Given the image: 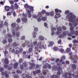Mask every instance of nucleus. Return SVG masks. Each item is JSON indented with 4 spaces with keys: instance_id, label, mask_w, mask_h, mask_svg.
Listing matches in <instances>:
<instances>
[{
    "instance_id": "52",
    "label": "nucleus",
    "mask_w": 78,
    "mask_h": 78,
    "mask_svg": "<svg viewBox=\"0 0 78 78\" xmlns=\"http://www.w3.org/2000/svg\"><path fill=\"white\" fill-rule=\"evenodd\" d=\"M16 73H22V71H20V70H17L16 71Z\"/></svg>"
},
{
    "instance_id": "29",
    "label": "nucleus",
    "mask_w": 78,
    "mask_h": 78,
    "mask_svg": "<svg viewBox=\"0 0 78 78\" xmlns=\"http://www.w3.org/2000/svg\"><path fill=\"white\" fill-rule=\"evenodd\" d=\"M6 73H7V72L6 71H5V72H2L1 73V74L3 76L5 75Z\"/></svg>"
},
{
    "instance_id": "25",
    "label": "nucleus",
    "mask_w": 78,
    "mask_h": 78,
    "mask_svg": "<svg viewBox=\"0 0 78 78\" xmlns=\"http://www.w3.org/2000/svg\"><path fill=\"white\" fill-rule=\"evenodd\" d=\"M71 51V49L70 48H67L66 49V52L67 53H69Z\"/></svg>"
},
{
    "instance_id": "36",
    "label": "nucleus",
    "mask_w": 78,
    "mask_h": 78,
    "mask_svg": "<svg viewBox=\"0 0 78 78\" xmlns=\"http://www.w3.org/2000/svg\"><path fill=\"white\" fill-rule=\"evenodd\" d=\"M19 63H22L23 62V59L22 58H20L19 61Z\"/></svg>"
},
{
    "instance_id": "17",
    "label": "nucleus",
    "mask_w": 78,
    "mask_h": 78,
    "mask_svg": "<svg viewBox=\"0 0 78 78\" xmlns=\"http://www.w3.org/2000/svg\"><path fill=\"white\" fill-rule=\"evenodd\" d=\"M5 10H6L7 11H9V9L10 8L9 6H6L5 7Z\"/></svg>"
},
{
    "instance_id": "33",
    "label": "nucleus",
    "mask_w": 78,
    "mask_h": 78,
    "mask_svg": "<svg viewBox=\"0 0 78 78\" xmlns=\"http://www.w3.org/2000/svg\"><path fill=\"white\" fill-rule=\"evenodd\" d=\"M62 33V32H60V31H58L56 32V34L57 35H59V34H61Z\"/></svg>"
},
{
    "instance_id": "6",
    "label": "nucleus",
    "mask_w": 78,
    "mask_h": 78,
    "mask_svg": "<svg viewBox=\"0 0 78 78\" xmlns=\"http://www.w3.org/2000/svg\"><path fill=\"white\" fill-rule=\"evenodd\" d=\"M12 45L14 47H16V46H19L20 44L19 43H17V41H16L12 43Z\"/></svg>"
},
{
    "instance_id": "37",
    "label": "nucleus",
    "mask_w": 78,
    "mask_h": 78,
    "mask_svg": "<svg viewBox=\"0 0 78 78\" xmlns=\"http://www.w3.org/2000/svg\"><path fill=\"white\" fill-rule=\"evenodd\" d=\"M24 7L25 8H27V9H28L30 8V6L28 5V4H26L24 6Z\"/></svg>"
},
{
    "instance_id": "58",
    "label": "nucleus",
    "mask_w": 78,
    "mask_h": 78,
    "mask_svg": "<svg viewBox=\"0 0 78 78\" xmlns=\"http://www.w3.org/2000/svg\"><path fill=\"white\" fill-rule=\"evenodd\" d=\"M65 13L66 14H69V10H66L65 11Z\"/></svg>"
},
{
    "instance_id": "26",
    "label": "nucleus",
    "mask_w": 78,
    "mask_h": 78,
    "mask_svg": "<svg viewBox=\"0 0 78 78\" xmlns=\"http://www.w3.org/2000/svg\"><path fill=\"white\" fill-rule=\"evenodd\" d=\"M50 15L51 16H54V11H51L50 12Z\"/></svg>"
},
{
    "instance_id": "61",
    "label": "nucleus",
    "mask_w": 78,
    "mask_h": 78,
    "mask_svg": "<svg viewBox=\"0 0 78 78\" xmlns=\"http://www.w3.org/2000/svg\"><path fill=\"white\" fill-rule=\"evenodd\" d=\"M15 52L16 53V54L17 55H18V54H19V53H20V51L18 50H16V51Z\"/></svg>"
},
{
    "instance_id": "47",
    "label": "nucleus",
    "mask_w": 78,
    "mask_h": 78,
    "mask_svg": "<svg viewBox=\"0 0 78 78\" xmlns=\"http://www.w3.org/2000/svg\"><path fill=\"white\" fill-rule=\"evenodd\" d=\"M62 70V69L61 68V67L60 66H59L58 68H57V70L58 71H60V70Z\"/></svg>"
},
{
    "instance_id": "60",
    "label": "nucleus",
    "mask_w": 78,
    "mask_h": 78,
    "mask_svg": "<svg viewBox=\"0 0 78 78\" xmlns=\"http://www.w3.org/2000/svg\"><path fill=\"white\" fill-rule=\"evenodd\" d=\"M16 22H18V23L20 22V19L19 18H18L17 19V20H16Z\"/></svg>"
},
{
    "instance_id": "20",
    "label": "nucleus",
    "mask_w": 78,
    "mask_h": 78,
    "mask_svg": "<svg viewBox=\"0 0 78 78\" xmlns=\"http://www.w3.org/2000/svg\"><path fill=\"white\" fill-rule=\"evenodd\" d=\"M22 65H23L24 67H26L28 66V64L27 62H24L22 63Z\"/></svg>"
},
{
    "instance_id": "27",
    "label": "nucleus",
    "mask_w": 78,
    "mask_h": 78,
    "mask_svg": "<svg viewBox=\"0 0 78 78\" xmlns=\"http://www.w3.org/2000/svg\"><path fill=\"white\" fill-rule=\"evenodd\" d=\"M41 20H42L45 21V20H47V17H41Z\"/></svg>"
},
{
    "instance_id": "42",
    "label": "nucleus",
    "mask_w": 78,
    "mask_h": 78,
    "mask_svg": "<svg viewBox=\"0 0 78 78\" xmlns=\"http://www.w3.org/2000/svg\"><path fill=\"white\" fill-rule=\"evenodd\" d=\"M25 39V36H23L21 37V40H24Z\"/></svg>"
},
{
    "instance_id": "39",
    "label": "nucleus",
    "mask_w": 78,
    "mask_h": 78,
    "mask_svg": "<svg viewBox=\"0 0 78 78\" xmlns=\"http://www.w3.org/2000/svg\"><path fill=\"white\" fill-rule=\"evenodd\" d=\"M62 42V40L61 39H60L58 41H57V43L58 44H61V42Z\"/></svg>"
},
{
    "instance_id": "54",
    "label": "nucleus",
    "mask_w": 78,
    "mask_h": 78,
    "mask_svg": "<svg viewBox=\"0 0 78 78\" xmlns=\"http://www.w3.org/2000/svg\"><path fill=\"white\" fill-rule=\"evenodd\" d=\"M22 15L23 17H27V14H25L24 13H23Z\"/></svg>"
},
{
    "instance_id": "9",
    "label": "nucleus",
    "mask_w": 78,
    "mask_h": 78,
    "mask_svg": "<svg viewBox=\"0 0 78 78\" xmlns=\"http://www.w3.org/2000/svg\"><path fill=\"white\" fill-rule=\"evenodd\" d=\"M20 27H19V26L18 25H17V27L15 28L14 30L15 31H19V30H20Z\"/></svg>"
},
{
    "instance_id": "53",
    "label": "nucleus",
    "mask_w": 78,
    "mask_h": 78,
    "mask_svg": "<svg viewBox=\"0 0 78 78\" xmlns=\"http://www.w3.org/2000/svg\"><path fill=\"white\" fill-rule=\"evenodd\" d=\"M74 34L76 36H78V31H76L74 32Z\"/></svg>"
},
{
    "instance_id": "57",
    "label": "nucleus",
    "mask_w": 78,
    "mask_h": 78,
    "mask_svg": "<svg viewBox=\"0 0 78 78\" xmlns=\"http://www.w3.org/2000/svg\"><path fill=\"white\" fill-rule=\"evenodd\" d=\"M73 43H78V41L76 40H74L73 41Z\"/></svg>"
},
{
    "instance_id": "13",
    "label": "nucleus",
    "mask_w": 78,
    "mask_h": 78,
    "mask_svg": "<svg viewBox=\"0 0 78 78\" xmlns=\"http://www.w3.org/2000/svg\"><path fill=\"white\" fill-rule=\"evenodd\" d=\"M16 25V23H13L11 24V27L12 28H15Z\"/></svg>"
},
{
    "instance_id": "22",
    "label": "nucleus",
    "mask_w": 78,
    "mask_h": 78,
    "mask_svg": "<svg viewBox=\"0 0 78 78\" xmlns=\"http://www.w3.org/2000/svg\"><path fill=\"white\" fill-rule=\"evenodd\" d=\"M72 67L73 70H75V69H76V65L75 64H73L72 65Z\"/></svg>"
},
{
    "instance_id": "7",
    "label": "nucleus",
    "mask_w": 78,
    "mask_h": 78,
    "mask_svg": "<svg viewBox=\"0 0 78 78\" xmlns=\"http://www.w3.org/2000/svg\"><path fill=\"white\" fill-rule=\"evenodd\" d=\"M19 63L18 62L15 63L13 65V67L14 69H17L18 67Z\"/></svg>"
},
{
    "instance_id": "44",
    "label": "nucleus",
    "mask_w": 78,
    "mask_h": 78,
    "mask_svg": "<svg viewBox=\"0 0 78 78\" xmlns=\"http://www.w3.org/2000/svg\"><path fill=\"white\" fill-rule=\"evenodd\" d=\"M42 14H43L42 13L40 12L39 13V14L38 15V16H39V17L40 18H41V17L42 16Z\"/></svg>"
},
{
    "instance_id": "40",
    "label": "nucleus",
    "mask_w": 78,
    "mask_h": 78,
    "mask_svg": "<svg viewBox=\"0 0 78 78\" xmlns=\"http://www.w3.org/2000/svg\"><path fill=\"white\" fill-rule=\"evenodd\" d=\"M14 5L15 9H17V8H18V7H19V6H18V5H17V3H15L14 4Z\"/></svg>"
},
{
    "instance_id": "41",
    "label": "nucleus",
    "mask_w": 78,
    "mask_h": 78,
    "mask_svg": "<svg viewBox=\"0 0 78 78\" xmlns=\"http://www.w3.org/2000/svg\"><path fill=\"white\" fill-rule=\"evenodd\" d=\"M8 41L9 42H12V39L11 38H9L8 39Z\"/></svg>"
},
{
    "instance_id": "51",
    "label": "nucleus",
    "mask_w": 78,
    "mask_h": 78,
    "mask_svg": "<svg viewBox=\"0 0 78 78\" xmlns=\"http://www.w3.org/2000/svg\"><path fill=\"white\" fill-rule=\"evenodd\" d=\"M20 68L21 70H23V66L22 65H21L20 66Z\"/></svg>"
},
{
    "instance_id": "56",
    "label": "nucleus",
    "mask_w": 78,
    "mask_h": 78,
    "mask_svg": "<svg viewBox=\"0 0 78 78\" xmlns=\"http://www.w3.org/2000/svg\"><path fill=\"white\" fill-rule=\"evenodd\" d=\"M5 76L6 78H9V75H8V74H7V73H6V74H5Z\"/></svg>"
},
{
    "instance_id": "15",
    "label": "nucleus",
    "mask_w": 78,
    "mask_h": 78,
    "mask_svg": "<svg viewBox=\"0 0 78 78\" xmlns=\"http://www.w3.org/2000/svg\"><path fill=\"white\" fill-rule=\"evenodd\" d=\"M57 30L59 31H60L61 32H62V28L61 26H59L57 28Z\"/></svg>"
},
{
    "instance_id": "11",
    "label": "nucleus",
    "mask_w": 78,
    "mask_h": 78,
    "mask_svg": "<svg viewBox=\"0 0 78 78\" xmlns=\"http://www.w3.org/2000/svg\"><path fill=\"white\" fill-rule=\"evenodd\" d=\"M38 39L39 41H44V37L42 36H39Z\"/></svg>"
},
{
    "instance_id": "18",
    "label": "nucleus",
    "mask_w": 78,
    "mask_h": 78,
    "mask_svg": "<svg viewBox=\"0 0 78 78\" xmlns=\"http://www.w3.org/2000/svg\"><path fill=\"white\" fill-rule=\"evenodd\" d=\"M4 63L5 64H8V59L7 58H5L4 60Z\"/></svg>"
},
{
    "instance_id": "21",
    "label": "nucleus",
    "mask_w": 78,
    "mask_h": 78,
    "mask_svg": "<svg viewBox=\"0 0 78 78\" xmlns=\"http://www.w3.org/2000/svg\"><path fill=\"white\" fill-rule=\"evenodd\" d=\"M41 65H37L35 66V68L36 69H39V68H41Z\"/></svg>"
},
{
    "instance_id": "48",
    "label": "nucleus",
    "mask_w": 78,
    "mask_h": 78,
    "mask_svg": "<svg viewBox=\"0 0 78 78\" xmlns=\"http://www.w3.org/2000/svg\"><path fill=\"white\" fill-rule=\"evenodd\" d=\"M30 65L31 66H32V67H35V64L33 63H31L30 64Z\"/></svg>"
},
{
    "instance_id": "19",
    "label": "nucleus",
    "mask_w": 78,
    "mask_h": 78,
    "mask_svg": "<svg viewBox=\"0 0 78 78\" xmlns=\"http://www.w3.org/2000/svg\"><path fill=\"white\" fill-rule=\"evenodd\" d=\"M73 33H74L73 31H71L70 33L68 34V35L69 36L71 37L72 36V35L73 34Z\"/></svg>"
},
{
    "instance_id": "16",
    "label": "nucleus",
    "mask_w": 78,
    "mask_h": 78,
    "mask_svg": "<svg viewBox=\"0 0 78 78\" xmlns=\"http://www.w3.org/2000/svg\"><path fill=\"white\" fill-rule=\"evenodd\" d=\"M72 15H73V13H69V14H68L67 16H66V18H67V19H69V17L71 16H70Z\"/></svg>"
},
{
    "instance_id": "5",
    "label": "nucleus",
    "mask_w": 78,
    "mask_h": 78,
    "mask_svg": "<svg viewBox=\"0 0 78 78\" xmlns=\"http://www.w3.org/2000/svg\"><path fill=\"white\" fill-rule=\"evenodd\" d=\"M28 47L30 48L28 49V52L29 53H31L32 51V50L33 49V45L31 44L30 45H29Z\"/></svg>"
},
{
    "instance_id": "46",
    "label": "nucleus",
    "mask_w": 78,
    "mask_h": 78,
    "mask_svg": "<svg viewBox=\"0 0 78 78\" xmlns=\"http://www.w3.org/2000/svg\"><path fill=\"white\" fill-rule=\"evenodd\" d=\"M63 35H64V37L65 36V35H67V31H65L63 33H62V34Z\"/></svg>"
},
{
    "instance_id": "12",
    "label": "nucleus",
    "mask_w": 78,
    "mask_h": 78,
    "mask_svg": "<svg viewBox=\"0 0 78 78\" xmlns=\"http://www.w3.org/2000/svg\"><path fill=\"white\" fill-rule=\"evenodd\" d=\"M21 20L22 22H25V23L26 22H27V19L26 18L23 17V18H22Z\"/></svg>"
},
{
    "instance_id": "2",
    "label": "nucleus",
    "mask_w": 78,
    "mask_h": 78,
    "mask_svg": "<svg viewBox=\"0 0 78 78\" xmlns=\"http://www.w3.org/2000/svg\"><path fill=\"white\" fill-rule=\"evenodd\" d=\"M69 55H70V59H72V61H73L74 63H76L77 62V57H75L74 55H73L72 56V52L71 53H69Z\"/></svg>"
},
{
    "instance_id": "63",
    "label": "nucleus",
    "mask_w": 78,
    "mask_h": 78,
    "mask_svg": "<svg viewBox=\"0 0 78 78\" xmlns=\"http://www.w3.org/2000/svg\"><path fill=\"white\" fill-rule=\"evenodd\" d=\"M13 16H14V17L16 16L17 15L16 14V12L14 11L13 12Z\"/></svg>"
},
{
    "instance_id": "34",
    "label": "nucleus",
    "mask_w": 78,
    "mask_h": 78,
    "mask_svg": "<svg viewBox=\"0 0 78 78\" xmlns=\"http://www.w3.org/2000/svg\"><path fill=\"white\" fill-rule=\"evenodd\" d=\"M59 51L61 53H63L64 51V50L62 48H61L59 49Z\"/></svg>"
},
{
    "instance_id": "45",
    "label": "nucleus",
    "mask_w": 78,
    "mask_h": 78,
    "mask_svg": "<svg viewBox=\"0 0 78 78\" xmlns=\"http://www.w3.org/2000/svg\"><path fill=\"white\" fill-rule=\"evenodd\" d=\"M62 28L64 30H66L67 29V28L66 27L64 26H62Z\"/></svg>"
},
{
    "instance_id": "14",
    "label": "nucleus",
    "mask_w": 78,
    "mask_h": 78,
    "mask_svg": "<svg viewBox=\"0 0 78 78\" xmlns=\"http://www.w3.org/2000/svg\"><path fill=\"white\" fill-rule=\"evenodd\" d=\"M55 43L53 41H51L49 42V45H48V47H51V46H53V45H54Z\"/></svg>"
},
{
    "instance_id": "24",
    "label": "nucleus",
    "mask_w": 78,
    "mask_h": 78,
    "mask_svg": "<svg viewBox=\"0 0 78 78\" xmlns=\"http://www.w3.org/2000/svg\"><path fill=\"white\" fill-rule=\"evenodd\" d=\"M70 30L71 31H73V32H74V27L73 26H71L70 27Z\"/></svg>"
},
{
    "instance_id": "38",
    "label": "nucleus",
    "mask_w": 78,
    "mask_h": 78,
    "mask_svg": "<svg viewBox=\"0 0 78 78\" xmlns=\"http://www.w3.org/2000/svg\"><path fill=\"white\" fill-rule=\"evenodd\" d=\"M41 12V13H42L43 14H45L46 13V11L44 10H43Z\"/></svg>"
},
{
    "instance_id": "10",
    "label": "nucleus",
    "mask_w": 78,
    "mask_h": 78,
    "mask_svg": "<svg viewBox=\"0 0 78 78\" xmlns=\"http://www.w3.org/2000/svg\"><path fill=\"white\" fill-rule=\"evenodd\" d=\"M27 13H28V17H29V18H30V17H31V12L30 10H28Z\"/></svg>"
},
{
    "instance_id": "28",
    "label": "nucleus",
    "mask_w": 78,
    "mask_h": 78,
    "mask_svg": "<svg viewBox=\"0 0 78 78\" xmlns=\"http://www.w3.org/2000/svg\"><path fill=\"white\" fill-rule=\"evenodd\" d=\"M37 34V33L35 32H34L33 33V37H36V35Z\"/></svg>"
},
{
    "instance_id": "1",
    "label": "nucleus",
    "mask_w": 78,
    "mask_h": 78,
    "mask_svg": "<svg viewBox=\"0 0 78 78\" xmlns=\"http://www.w3.org/2000/svg\"><path fill=\"white\" fill-rule=\"evenodd\" d=\"M75 18H76V16L75 15H72L69 18V20L70 22L73 23V25L74 27H76V26L78 25V18H77L76 20H73V19H75Z\"/></svg>"
},
{
    "instance_id": "49",
    "label": "nucleus",
    "mask_w": 78,
    "mask_h": 78,
    "mask_svg": "<svg viewBox=\"0 0 78 78\" xmlns=\"http://www.w3.org/2000/svg\"><path fill=\"white\" fill-rule=\"evenodd\" d=\"M51 30L52 31H54V30L55 31H56V29L55 27H53L52 28H51Z\"/></svg>"
},
{
    "instance_id": "23",
    "label": "nucleus",
    "mask_w": 78,
    "mask_h": 78,
    "mask_svg": "<svg viewBox=\"0 0 78 78\" xmlns=\"http://www.w3.org/2000/svg\"><path fill=\"white\" fill-rule=\"evenodd\" d=\"M10 9H12V11H14L15 9L14 8V5H12L10 7Z\"/></svg>"
},
{
    "instance_id": "30",
    "label": "nucleus",
    "mask_w": 78,
    "mask_h": 78,
    "mask_svg": "<svg viewBox=\"0 0 78 78\" xmlns=\"http://www.w3.org/2000/svg\"><path fill=\"white\" fill-rule=\"evenodd\" d=\"M53 50L54 51H58V48L56 47H55L53 48Z\"/></svg>"
},
{
    "instance_id": "8",
    "label": "nucleus",
    "mask_w": 78,
    "mask_h": 78,
    "mask_svg": "<svg viewBox=\"0 0 78 78\" xmlns=\"http://www.w3.org/2000/svg\"><path fill=\"white\" fill-rule=\"evenodd\" d=\"M55 12H56V15L60 16V13L59 12V9H56L55 10Z\"/></svg>"
},
{
    "instance_id": "50",
    "label": "nucleus",
    "mask_w": 78,
    "mask_h": 78,
    "mask_svg": "<svg viewBox=\"0 0 78 78\" xmlns=\"http://www.w3.org/2000/svg\"><path fill=\"white\" fill-rule=\"evenodd\" d=\"M32 17H34L35 19H37V16L36 15H32Z\"/></svg>"
},
{
    "instance_id": "32",
    "label": "nucleus",
    "mask_w": 78,
    "mask_h": 78,
    "mask_svg": "<svg viewBox=\"0 0 78 78\" xmlns=\"http://www.w3.org/2000/svg\"><path fill=\"white\" fill-rule=\"evenodd\" d=\"M3 26V22L1 21L0 23V28H2Z\"/></svg>"
},
{
    "instance_id": "59",
    "label": "nucleus",
    "mask_w": 78,
    "mask_h": 78,
    "mask_svg": "<svg viewBox=\"0 0 78 78\" xmlns=\"http://www.w3.org/2000/svg\"><path fill=\"white\" fill-rule=\"evenodd\" d=\"M63 76L65 78H67V74H65L63 75Z\"/></svg>"
},
{
    "instance_id": "35",
    "label": "nucleus",
    "mask_w": 78,
    "mask_h": 78,
    "mask_svg": "<svg viewBox=\"0 0 78 78\" xmlns=\"http://www.w3.org/2000/svg\"><path fill=\"white\" fill-rule=\"evenodd\" d=\"M19 36H20V32H16V36L17 37H19Z\"/></svg>"
},
{
    "instance_id": "55",
    "label": "nucleus",
    "mask_w": 78,
    "mask_h": 78,
    "mask_svg": "<svg viewBox=\"0 0 78 78\" xmlns=\"http://www.w3.org/2000/svg\"><path fill=\"white\" fill-rule=\"evenodd\" d=\"M27 78H31V76H29V75L28 74H26L25 76Z\"/></svg>"
},
{
    "instance_id": "43",
    "label": "nucleus",
    "mask_w": 78,
    "mask_h": 78,
    "mask_svg": "<svg viewBox=\"0 0 78 78\" xmlns=\"http://www.w3.org/2000/svg\"><path fill=\"white\" fill-rule=\"evenodd\" d=\"M64 37V35H63V34H61L58 36L59 38H62V37Z\"/></svg>"
},
{
    "instance_id": "4",
    "label": "nucleus",
    "mask_w": 78,
    "mask_h": 78,
    "mask_svg": "<svg viewBox=\"0 0 78 78\" xmlns=\"http://www.w3.org/2000/svg\"><path fill=\"white\" fill-rule=\"evenodd\" d=\"M29 43L30 42L29 41H27L25 43H23L22 46L23 47H26V46H27L28 47V46L30 45V44H29Z\"/></svg>"
},
{
    "instance_id": "31",
    "label": "nucleus",
    "mask_w": 78,
    "mask_h": 78,
    "mask_svg": "<svg viewBox=\"0 0 78 78\" xmlns=\"http://www.w3.org/2000/svg\"><path fill=\"white\" fill-rule=\"evenodd\" d=\"M29 9L31 11H34V9H33V7L32 6L29 7Z\"/></svg>"
},
{
    "instance_id": "64",
    "label": "nucleus",
    "mask_w": 78,
    "mask_h": 78,
    "mask_svg": "<svg viewBox=\"0 0 78 78\" xmlns=\"http://www.w3.org/2000/svg\"><path fill=\"white\" fill-rule=\"evenodd\" d=\"M2 42L3 44H6V40H3Z\"/></svg>"
},
{
    "instance_id": "62",
    "label": "nucleus",
    "mask_w": 78,
    "mask_h": 78,
    "mask_svg": "<svg viewBox=\"0 0 78 78\" xmlns=\"http://www.w3.org/2000/svg\"><path fill=\"white\" fill-rule=\"evenodd\" d=\"M23 48H20V49H19V51L20 52V53H22V51H23Z\"/></svg>"
},
{
    "instance_id": "3",
    "label": "nucleus",
    "mask_w": 78,
    "mask_h": 78,
    "mask_svg": "<svg viewBox=\"0 0 78 78\" xmlns=\"http://www.w3.org/2000/svg\"><path fill=\"white\" fill-rule=\"evenodd\" d=\"M41 42H38V44L37 45V46L39 47L40 48H44V49H46V48L44 47V45H41Z\"/></svg>"
}]
</instances>
